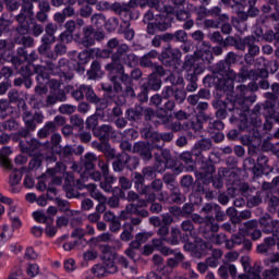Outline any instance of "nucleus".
I'll use <instances>...</instances> for the list:
<instances>
[{"instance_id":"1","label":"nucleus","mask_w":279,"mask_h":279,"mask_svg":"<svg viewBox=\"0 0 279 279\" xmlns=\"http://www.w3.org/2000/svg\"><path fill=\"white\" fill-rule=\"evenodd\" d=\"M160 7V0H153L151 10H149L144 15V23H148L147 33L148 34H156V32H165L171 27V23L173 21V12L175 10L173 7H163V12L160 15H156L155 22L154 21V8L158 10Z\"/></svg>"},{"instance_id":"2","label":"nucleus","mask_w":279,"mask_h":279,"mask_svg":"<svg viewBox=\"0 0 279 279\" xmlns=\"http://www.w3.org/2000/svg\"><path fill=\"white\" fill-rule=\"evenodd\" d=\"M210 62H213V48L205 45L201 50L196 51L194 56L186 57L183 69L193 80L196 75H202L205 69L204 65L210 64Z\"/></svg>"},{"instance_id":"3","label":"nucleus","mask_w":279,"mask_h":279,"mask_svg":"<svg viewBox=\"0 0 279 279\" xmlns=\"http://www.w3.org/2000/svg\"><path fill=\"white\" fill-rule=\"evenodd\" d=\"M254 90H258V84L256 83L248 84V87L244 85L238 86L235 97L231 100L232 107H230V104H227V110H236L240 116L243 112H247L250 110V104L256 101Z\"/></svg>"},{"instance_id":"4","label":"nucleus","mask_w":279,"mask_h":279,"mask_svg":"<svg viewBox=\"0 0 279 279\" xmlns=\"http://www.w3.org/2000/svg\"><path fill=\"white\" fill-rule=\"evenodd\" d=\"M128 45L125 44H119V40H117V38H112L108 41L107 44V49H99V48H95L93 49V53L96 54V58H110V56H112V53H114V50H117V52L112 56V63L107 64L106 69L107 71H109V73H113L114 72V64H117L120 60V58H122L123 53H128Z\"/></svg>"},{"instance_id":"5","label":"nucleus","mask_w":279,"mask_h":279,"mask_svg":"<svg viewBox=\"0 0 279 279\" xmlns=\"http://www.w3.org/2000/svg\"><path fill=\"white\" fill-rule=\"evenodd\" d=\"M100 250L104 254L102 260L105 266L99 264L95 265L92 268L94 276L101 278V276H106L107 274H117V271H119L117 265L114 264V260H117V255L112 253V250L108 245L101 246Z\"/></svg>"},{"instance_id":"6","label":"nucleus","mask_w":279,"mask_h":279,"mask_svg":"<svg viewBox=\"0 0 279 279\" xmlns=\"http://www.w3.org/2000/svg\"><path fill=\"white\" fill-rule=\"evenodd\" d=\"M64 175H66V166H64V163H57L53 169H48L47 172L41 177V180L38 181V191H46L47 184L50 182L56 186H60Z\"/></svg>"},{"instance_id":"7","label":"nucleus","mask_w":279,"mask_h":279,"mask_svg":"<svg viewBox=\"0 0 279 279\" xmlns=\"http://www.w3.org/2000/svg\"><path fill=\"white\" fill-rule=\"evenodd\" d=\"M117 64H113V72H110V74L118 73L119 77H122L123 80H130V76L123 74V64H128V66H136L138 63V58H136L134 54H128V52H123V56L119 58Z\"/></svg>"},{"instance_id":"8","label":"nucleus","mask_w":279,"mask_h":279,"mask_svg":"<svg viewBox=\"0 0 279 279\" xmlns=\"http://www.w3.org/2000/svg\"><path fill=\"white\" fill-rule=\"evenodd\" d=\"M147 202L145 199H140L137 204H131L126 206L125 210L121 213L120 219H130L132 215H138L140 217H147L149 213L145 210Z\"/></svg>"},{"instance_id":"9","label":"nucleus","mask_w":279,"mask_h":279,"mask_svg":"<svg viewBox=\"0 0 279 279\" xmlns=\"http://www.w3.org/2000/svg\"><path fill=\"white\" fill-rule=\"evenodd\" d=\"M49 86L51 92L47 98V106H53L57 101H66V94H64V90L60 89V82L50 80Z\"/></svg>"},{"instance_id":"10","label":"nucleus","mask_w":279,"mask_h":279,"mask_svg":"<svg viewBox=\"0 0 279 279\" xmlns=\"http://www.w3.org/2000/svg\"><path fill=\"white\" fill-rule=\"evenodd\" d=\"M234 82H245V75L236 74L233 70H228L226 75L220 78V86L227 90H232L234 88Z\"/></svg>"},{"instance_id":"11","label":"nucleus","mask_w":279,"mask_h":279,"mask_svg":"<svg viewBox=\"0 0 279 279\" xmlns=\"http://www.w3.org/2000/svg\"><path fill=\"white\" fill-rule=\"evenodd\" d=\"M57 31H58V25L56 24H48L46 26V35H44L43 37L44 44L39 47V53H41L43 56L47 53V50L49 49V45H51V43H56V37L53 36V34H56Z\"/></svg>"},{"instance_id":"12","label":"nucleus","mask_w":279,"mask_h":279,"mask_svg":"<svg viewBox=\"0 0 279 279\" xmlns=\"http://www.w3.org/2000/svg\"><path fill=\"white\" fill-rule=\"evenodd\" d=\"M85 187L87 189V191H89L90 196L99 202V204L96 206V213L98 215H101V213H106L107 199L105 198V196H102L101 192L97 190V186L95 184H87L85 185Z\"/></svg>"},{"instance_id":"13","label":"nucleus","mask_w":279,"mask_h":279,"mask_svg":"<svg viewBox=\"0 0 279 279\" xmlns=\"http://www.w3.org/2000/svg\"><path fill=\"white\" fill-rule=\"evenodd\" d=\"M92 23L93 25H95L96 27H106V29H108V32H112L114 29H117V19L111 17L106 22V16H104V14H95L92 16Z\"/></svg>"},{"instance_id":"14","label":"nucleus","mask_w":279,"mask_h":279,"mask_svg":"<svg viewBox=\"0 0 279 279\" xmlns=\"http://www.w3.org/2000/svg\"><path fill=\"white\" fill-rule=\"evenodd\" d=\"M24 123L27 128V130H36V123H43L45 120V117H43V113H35L32 116L29 111H25L23 114Z\"/></svg>"},{"instance_id":"15","label":"nucleus","mask_w":279,"mask_h":279,"mask_svg":"<svg viewBox=\"0 0 279 279\" xmlns=\"http://www.w3.org/2000/svg\"><path fill=\"white\" fill-rule=\"evenodd\" d=\"M13 151L10 146H4L0 149V167H3L8 171L13 169L12 160H10Z\"/></svg>"},{"instance_id":"16","label":"nucleus","mask_w":279,"mask_h":279,"mask_svg":"<svg viewBox=\"0 0 279 279\" xmlns=\"http://www.w3.org/2000/svg\"><path fill=\"white\" fill-rule=\"evenodd\" d=\"M71 60L76 62V64H86L90 60V56H97L93 50L89 51H83L77 53V51H72L69 53Z\"/></svg>"},{"instance_id":"17","label":"nucleus","mask_w":279,"mask_h":279,"mask_svg":"<svg viewBox=\"0 0 279 279\" xmlns=\"http://www.w3.org/2000/svg\"><path fill=\"white\" fill-rule=\"evenodd\" d=\"M118 262L120 263V265H122L123 274H125L126 278H134V276L138 274V267L136 265L130 266L125 257L123 256L118 257Z\"/></svg>"},{"instance_id":"18","label":"nucleus","mask_w":279,"mask_h":279,"mask_svg":"<svg viewBox=\"0 0 279 279\" xmlns=\"http://www.w3.org/2000/svg\"><path fill=\"white\" fill-rule=\"evenodd\" d=\"M34 4L32 2H25L22 7V11L20 15L17 16L19 23H25V21H32Z\"/></svg>"},{"instance_id":"19","label":"nucleus","mask_w":279,"mask_h":279,"mask_svg":"<svg viewBox=\"0 0 279 279\" xmlns=\"http://www.w3.org/2000/svg\"><path fill=\"white\" fill-rule=\"evenodd\" d=\"M65 32L61 33L60 40L61 43H71L73 40V32H75V22L68 21L65 23Z\"/></svg>"},{"instance_id":"20","label":"nucleus","mask_w":279,"mask_h":279,"mask_svg":"<svg viewBox=\"0 0 279 279\" xmlns=\"http://www.w3.org/2000/svg\"><path fill=\"white\" fill-rule=\"evenodd\" d=\"M153 192L149 191V187H146L143 193L148 196V202H154L156 199V192L162 189V181L157 179L151 182Z\"/></svg>"},{"instance_id":"21","label":"nucleus","mask_w":279,"mask_h":279,"mask_svg":"<svg viewBox=\"0 0 279 279\" xmlns=\"http://www.w3.org/2000/svg\"><path fill=\"white\" fill-rule=\"evenodd\" d=\"M84 32H85V36L82 39V44L85 47H90L95 45V33H93V27L88 26L84 29Z\"/></svg>"},{"instance_id":"22","label":"nucleus","mask_w":279,"mask_h":279,"mask_svg":"<svg viewBox=\"0 0 279 279\" xmlns=\"http://www.w3.org/2000/svg\"><path fill=\"white\" fill-rule=\"evenodd\" d=\"M162 84L160 83V78H158V74H151L148 78V85L145 87L146 90H160Z\"/></svg>"},{"instance_id":"23","label":"nucleus","mask_w":279,"mask_h":279,"mask_svg":"<svg viewBox=\"0 0 279 279\" xmlns=\"http://www.w3.org/2000/svg\"><path fill=\"white\" fill-rule=\"evenodd\" d=\"M210 147H213L210 140H202L198 144L195 145L193 154L195 156H199V154H202V151H208V149H210Z\"/></svg>"},{"instance_id":"24","label":"nucleus","mask_w":279,"mask_h":279,"mask_svg":"<svg viewBox=\"0 0 279 279\" xmlns=\"http://www.w3.org/2000/svg\"><path fill=\"white\" fill-rule=\"evenodd\" d=\"M33 219H35L37 223H53V217L47 216L44 211H34Z\"/></svg>"},{"instance_id":"25","label":"nucleus","mask_w":279,"mask_h":279,"mask_svg":"<svg viewBox=\"0 0 279 279\" xmlns=\"http://www.w3.org/2000/svg\"><path fill=\"white\" fill-rule=\"evenodd\" d=\"M151 236V233H138L136 241L131 242V247L138 250L143 243H147V240Z\"/></svg>"},{"instance_id":"26","label":"nucleus","mask_w":279,"mask_h":279,"mask_svg":"<svg viewBox=\"0 0 279 279\" xmlns=\"http://www.w3.org/2000/svg\"><path fill=\"white\" fill-rule=\"evenodd\" d=\"M163 58H169V60H166V62H175L178 60H180L181 58V53L180 50L178 49H167L163 53H162Z\"/></svg>"},{"instance_id":"27","label":"nucleus","mask_w":279,"mask_h":279,"mask_svg":"<svg viewBox=\"0 0 279 279\" xmlns=\"http://www.w3.org/2000/svg\"><path fill=\"white\" fill-rule=\"evenodd\" d=\"M23 180V172L21 170H13L9 177V183L11 186H16Z\"/></svg>"},{"instance_id":"28","label":"nucleus","mask_w":279,"mask_h":279,"mask_svg":"<svg viewBox=\"0 0 279 279\" xmlns=\"http://www.w3.org/2000/svg\"><path fill=\"white\" fill-rule=\"evenodd\" d=\"M99 75H101V65L99 64V62L94 61L92 63V69L88 72V76L90 80H95V78L99 77Z\"/></svg>"},{"instance_id":"29","label":"nucleus","mask_w":279,"mask_h":279,"mask_svg":"<svg viewBox=\"0 0 279 279\" xmlns=\"http://www.w3.org/2000/svg\"><path fill=\"white\" fill-rule=\"evenodd\" d=\"M37 73V82L39 84H44L46 80H49V73L47 72V68L45 66H37L36 68Z\"/></svg>"},{"instance_id":"30","label":"nucleus","mask_w":279,"mask_h":279,"mask_svg":"<svg viewBox=\"0 0 279 279\" xmlns=\"http://www.w3.org/2000/svg\"><path fill=\"white\" fill-rule=\"evenodd\" d=\"M20 147H21V150L23 151V154H32V151H34L35 149L38 148V141L32 140L29 146H27V145H25V143L21 142Z\"/></svg>"},{"instance_id":"31","label":"nucleus","mask_w":279,"mask_h":279,"mask_svg":"<svg viewBox=\"0 0 279 279\" xmlns=\"http://www.w3.org/2000/svg\"><path fill=\"white\" fill-rule=\"evenodd\" d=\"M133 5H138L136 0H131L129 4L116 3L113 4V10H116V12H130V8H133Z\"/></svg>"},{"instance_id":"32","label":"nucleus","mask_w":279,"mask_h":279,"mask_svg":"<svg viewBox=\"0 0 279 279\" xmlns=\"http://www.w3.org/2000/svg\"><path fill=\"white\" fill-rule=\"evenodd\" d=\"M158 56V52L155 50H151L150 52H148L147 54H145L142 59H141V65L142 66H151V59L156 58Z\"/></svg>"},{"instance_id":"33","label":"nucleus","mask_w":279,"mask_h":279,"mask_svg":"<svg viewBox=\"0 0 279 279\" xmlns=\"http://www.w3.org/2000/svg\"><path fill=\"white\" fill-rule=\"evenodd\" d=\"M95 160H97V156H95V154L93 153H87L85 155V169L88 171H93V169H95V165L93 162H95Z\"/></svg>"},{"instance_id":"34","label":"nucleus","mask_w":279,"mask_h":279,"mask_svg":"<svg viewBox=\"0 0 279 279\" xmlns=\"http://www.w3.org/2000/svg\"><path fill=\"white\" fill-rule=\"evenodd\" d=\"M0 236L7 239V241H10L14 234V230L8 225L0 226Z\"/></svg>"},{"instance_id":"35","label":"nucleus","mask_w":279,"mask_h":279,"mask_svg":"<svg viewBox=\"0 0 279 279\" xmlns=\"http://www.w3.org/2000/svg\"><path fill=\"white\" fill-rule=\"evenodd\" d=\"M117 182V179L112 177H105V181L100 183L102 191L110 193L112 191V184Z\"/></svg>"},{"instance_id":"36","label":"nucleus","mask_w":279,"mask_h":279,"mask_svg":"<svg viewBox=\"0 0 279 279\" xmlns=\"http://www.w3.org/2000/svg\"><path fill=\"white\" fill-rule=\"evenodd\" d=\"M83 90L85 93L84 96L86 99H88V101H92V104H97V96L90 86H83Z\"/></svg>"},{"instance_id":"37","label":"nucleus","mask_w":279,"mask_h":279,"mask_svg":"<svg viewBox=\"0 0 279 279\" xmlns=\"http://www.w3.org/2000/svg\"><path fill=\"white\" fill-rule=\"evenodd\" d=\"M184 260V255L182 253H175L174 257H171L168 259V266L169 267H178L180 263Z\"/></svg>"},{"instance_id":"38","label":"nucleus","mask_w":279,"mask_h":279,"mask_svg":"<svg viewBox=\"0 0 279 279\" xmlns=\"http://www.w3.org/2000/svg\"><path fill=\"white\" fill-rule=\"evenodd\" d=\"M53 128H56V124H53V122L47 123L44 129H40L38 131L39 138L47 137L50 132H53Z\"/></svg>"},{"instance_id":"39","label":"nucleus","mask_w":279,"mask_h":279,"mask_svg":"<svg viewBox=\"0 0 279 279\" xmlns=\"http://www.w3.org/2000/svg\"><path fill=\"white\" fill-rule=\"evenodd\" d=\"M27 276L36 278L40 274V266L38 264H28L26 268Z\"/></svg>"},{"instance_id":"40","label":"nucleus","mask_w":279,"mask_h":279,"mask_svg":"<svg viewBox=\"0 0 279 279\" xmlns=\"http://www.w3.org/2000/svg\"><path fill=\"white\" fill-rule=\"evenodd\" d=\"M9 206V217L10 219L16 217V215H19V205L16 203H14V201L11 199V203H7Z\"/></svg>"},{"instance_id":"41","label":"nucleus","mask_w":279,"mask_h":279,"mask_svg":"<svg viewBox=\"0 0 279 279\" xmlns=\"http://www.w3.org/2000/svg\"><path fill=\"white\" fill-rule=\"evenodd\" d=\"M169 243H171L172 245H178V243H180V229L172 228Z\"/></svg>"},{"instance_id":"42","label":"nucleus","mask_w":279,"mask_h":279,"mask_svg":"<svg viewBox=\"0 0 279 279\" xmlns=\"http://www.w3.org/2000/svg\"><path fill=\"white\" fill-rule=\"evenodd\" d=\"M124 160L128 169H136L138 167V159L124 155Z\"/></svg>"},{"instance_id":"43","label":"nucleus","mask_w":279,"mask_h":279,"mask_svg":"<svg viewBox=\"0 0 279 279\" xmlns=\"http://www.w3.org/2000/svg\"><path fill=\"white\" fill-rule=\"evenodd\" d=\"M153 137L155 141H165L166 143H169V141L173 140V133H163V134H158V133H153Z\"/></svg>"},{"instance_id":"44","label":"nucleus","mask_w":279,"mask_h":279,"mask_svg":"<svg viewBox=\"0 0 279 279\" xmlns=\"http://www.w3.org/2000/svg\"><path fill=\"white\" fill-rule=\"evenodd\" d=\"M86 175H89V178H92V180H95V182H99V180H101V172L99 171H93L87 169L82 175L83 180L84 178H86Z\"/></svg>"},{"instance_id":"45","label":"nucleus","mask_w":279,"mask_h":279,"mask_svg":"<svg viewBox=\"0 0 279 279\" xmlns=\"http://www.w3.org/2000/svg\"><path fill=\"white\" fill-rule=\"evenodd\" d=\"M64 269L68 272L75 271L77 269V264H75V259L69 258L64 262Z\"/></svg>"},{"instance_id":"46","label":"nucleus","mask_w":279,"mask_h":279,"mask_svg":"<svg viewBox=\"0 0 279 279\" xmlns=\"http://www.w3.org/2000/svg\"><path fill=\"white\" fill-rule=\"evenodd\" d=\"M106 241H110V233H102L97 238H92L90 242L94 243V245H97V243H106Z\"/></svg>"},{"instance_id":"47","label":"nucleus","mask_w":279,"mask_h":279,"mask_svg":"<svg viewBox=\"0 0 279 279\" xmlns=\"http://www.w3.org/2000/svg\"><path fill=\"white\" fill-rule=\"evenodd\" d=\"M59 112H61V114H73V112H75V106L61 105L59 107Z\"/></svg>"},{"instance_id":"48","label":"nucleus","mask_w":279,"mask_h":279,"mask_svg":"<svg viewBox=\"0 0 279 279\" xmlns=\"http://www.w3.org/2000/svg\"><path fill=\"white\" fill-rule=\"evenodd\" d=\"M265 279H279V269L274 268L264 272Z\"/></svg>"},{"instance_id":"49","label":"nucleus","mask_w":279,"mask_h":279,"mask_svg":"<svg viewBox=\"0 0 279 279\" xmlns=\"http://www.w3.org/2000/svg\"><path fill=\"white\" fill-rule=\"evenodd\" d=\"M72 236L74 239H80V241H84V243H86V240H83L84 236H86V231H84V229L82 228H76L73 232H72Z\"/></svg>"},{"instance_id":"50","label":"nucleus","mask_w":279,"mask_h":279,"mask_svg":"<svg viewBox=\"0 0 279 279\" xmlns=\"http://www.w3.org/2000/svg\"><path fill=\"white\" fill-rule=\"evenodd\" d=\"M240 279H260V271L258 270H251L248 275H241L239 276Z\"/></svg>"},{"instance_id":"51","label":"nucleus","mask_w":279,"mask_h":279,"mask_svg":"<svg viewBox=\"0 0 279 279\" xmlns=\"http://www.w3.org/2000/svg\"><path fill=\"white\" fill-rule=\"evenodd\" d=\"M174 99L179 104H182V101H184V99H186V92H184V89H177L174 92Z\"/></svg>"},{"instance_id":"52","label":"nucleus","mask_w":279,"mask_h":279,"mask_svg":"<svg viewBox=\"0 0 279 279\" xmlns=\"http://www.w3.org/2000/svg\"><path fill=\"white\" fill-rule=\"evenodd\" d=\"M198 12H204L205 16H208V14H221V9L219 7H215L214 9H211L210 11H208L206 8L201 7Z\"/></svg>"},{"instance_id":"53","label":"nucleus","mask_w":279,"mask_h":279,"mask_svg":"<svg viewBox=\"0 0 279 279\" xmlns=\"http://www.w3.org/2000/svg\"><path fill=\"white\" fill-rule=\"evenodd\" d=\"M84 86H86V85H82L78 89H76V90H74V92L72 93V96H73L74 99H76L77 101H80V99H84V95H85Z\"/></svg>"},{"instance_id":"54","label":"nucleus","mask_w":279,"mask_h":279,"mask_svg":"<svg viewBox=\"0 0 279 279\" xmlns=\"http://www.w3.org/2000/svg\"><path fill=\"white\" fill-rule=\"evenodd\" d=\"M162 121L170 128V130H173V132H180V130H182V124L180 122L169 124V119H163Z\"/></svg>"},{"instance_id":"55","label":"nucleus","mask_w":279,"mask_h":279,"mask_svg":"<svg viewBox=\"0 0 279 279\" xmlns=\"http://www.w3.org/2000/svg\"><path fill=\"white\" fill-rule=\"evenodd\" d=\"M63 226H69V214L57 219V228H63Z\"/></svg>"},{"instance_id":"56","label":"nucleus","mask_w":279,"mask_h":279,"mask_svg":"<svg viewBox=\"0 0 279 279\" xmlns=\"http://www.w3.org/2000/svg\"><path fill=\"white\" fill-rule=\"evenodd\" d=\"M47 227L45 229V234H47L48 236H53L54 234H57L58 229H56L54 226H52V223H46Z\"/></svg>"},{"instance_id":"57","label":"nucleus","mask_w":279,"mask_h":279,"mask_svg":"<svg viewBox=\"0 0 279 279\" xmlns=\"http://www.w3.org/2000/svg\"><path fill=\"white\" fill-rule=\"evenodd\" d=\"M73 184H75L73 174H65V191H71V186H73Z\"/></svg>"},{"instance_id":"58","label":"nucleus","mask_w":279,"mask_h":279,"mask_svg":"<svg viewBox=\"0 0 279 279\" xmlns=\"http://www.w3.org/2000/svg\"><path fill=\"white\" fill-rule=\"evenodd\" d=\"M97 258V251L89 250L84 253V260H95Z\"/></svg>"},{"instance_id":"59","label":"nucleus","mask_w":279,"mask_h":279,"mask_svg":"<svg viewBox=\"0 0 279 279\" xmlns=\"http://www.w3.org/2000/svg\"><path fill=\"white\" fill-rule=\"evenodd\" d=\"M174 37L177 40H179V43H185V40L187 39L186 32L184 31H177L174 33Z\"/></svg>"},{"instance_id":"60","label":"nucleus","mask_w":279,"mask_h":279,"mask_svg":"<svg viewBox=\"0 0 279 279\" xmlns=\"http://www.w3.org/2000/svg\"><path fill=\"white\" fill-rule=\"evenodd\" d=\"M25 256H26V258H29L31 260H36V258H38V254L32 247L26 248Z\"/></svg>"},{"instance_id":"61","label":"nucleus","mask_w":279,"mask_h":279,"mask_svg":"<svg viewBox=\"0 0 279 279\" xmlns=\"http://www.w3.org/2000/svg\"><path fill=\"white\" fill-rule=\"evenodd\" d=\"M21 45H24V47H32L34 45V39L29 36H24L21 38Z\"/></svg>"},{"instance_id":"62","label":"nucleus","mask_w":279,"mask_h":279,"mask_svg":"<svg viewBox=\"0 0 279 279\" xmlns=\"http://www.w3.org/2000/svg\"><path fill=\"white\" fill-rule=\"evenodd\" d=\"M228 265L225 266H220L218 269V275L220 276V278L222 279H227L228 278Z\"/></svg>"},{"instance_id":"63","label":"nucleus","mask_w":279,"mask_h":279,"mask_svg":"<svg viewBox=\"0 0 279 279\" xmlns=\"http://www.w3.org/2000/svg\"><path fill=\"white\" fill-rule=\"evenodd\" d=\"M23 276V270L17 269V270H12L11 274L9 275L8 279H21Z\"/></svg>"},{"instance_id":"64","label":"nucleus","mask_w":279,"mask_h":279,"mask_svg":"<svg viewBox=\"0 0 279 279\" xmlns=\"http://www.w3.org/2000/svg\"><path fill=\"white\" fill-rule=\"evenodd\" d=\"M87 128H96L97 126V116H92L86 120Z\"/></svg>"}]
</instances>
